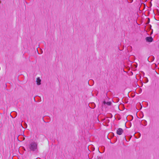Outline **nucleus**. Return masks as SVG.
Returning <instances> with one entry per match:
<instances>
[{
    "mask_svg": "<svg viewBox=\"0 0 159 159\" xmlns=\"http://www.w3.org/2000/svg\"><path fill=\"white\" fill-rule=\"evenodd\" d=\"M103 103L104 104H106L107 105L110 106L111 105V102H106L105 101H104L103 102Z\"/></svg>",
    "mask_w": 159,
    "mask_h": 159,
    "instance_id": "39448f33",
    "label": "nucleus"
},
{
    "mask_svg": "<svg viewBox=\"0 0 159 159\" xmlns=\"http://www.w3.org/2000/svg\"><path fill=\"white\" fill-rule=\"evenodd\" d=\"M151 57L152 58V61H153L154 60V57Z\"/></svg>",
    "mask_w": 159,
    "mask_h": 159,
    "instance_id": "0eeeda50",
    "label": "nucleus"
},
{
    "mask_svg": "<svg viewBox=\"0 0 159 159\" xmlns=\"http://www.w3.org/2000/svg\"><path fill=\"white\" fill-rule=\"evenodd\" d=\"M146 39L148 42H151L152 41L153 39L152 37H148L146 38Z\"/></svg>",
    "mask_w": 159,
    "mask_h": 159,
    "instance_id": "7ed1b4c3",
    "label": "nucleus"
},
{
    "mask_svg": "<svg viewBox=\"0 0 159 159\" xmlns=\"http://www.w3.org/2000/svg\"><path fill=\"white\" fill-rule=\"evenodd\" d=\"M141 92H142V90H140L139 91V92L137 93V92H136V93L137 94H138L141 93Z\"/></svg>",
    "mask_w": 159,
    "mask_h": 159,
    "instance_id": "423d86ee",
    "label": "nucleus"
},
{
    "mask_svg": "<svg viewBox=\"0 0 159 159\" xmlns=\"http://www.w3.org/2000/svg\"><path fill=\"white\" fill-rule=\"evenodd\" d=\"M41 80L39 77H38L37 78L36 83L38 85H39L41 84Z\"/></svg>",
    "mask_w": 159,
    "mask_h": 159,
    "instance_id": "20e7f679",
    "label": "nucleus"
},
{
    "mask_svg": "<svg viewBox=\"0 0 159 159\" xmlns=\"http://www.w3.org/2000/svg\"><path fill=\"white\" fill-rule=\"evenodd\" d=\"M146 79H147V80H146V81H147L146 82V83H147V82H148V79H147V78H146Z\"/></svg>",
    "mask_w": 159,
    "mask_h": 159,
    "instance_id": "6e6552de",
    "label": "nucleus"
},
{
    "mask_svg": "<svg viewBox=\"0 0 159 159\" xmlns=\"http://www.w3.org/2000/svg\"><path fill=\"white\" fill-rule=\"evenodd\" d=\"M37 144L35 142L33 141L29 145L28 148L30 151H34L37 148Z\"/></svg>",
    "mask_w": 159,
    "mask_h": 159,
    "instance_id": "f257e3e1",
    "label": "nucleus"
},
{
    "mask_svg": "<svg viewBox=\"0 0 159 159\" xmlns=\"http://www.w3.org/2000/svg\"><path fill=\"white\" fill-rule=\"evenodd\" d=\"M123 132V129L121 128H119L118 129L117 131V134L118 135H121Z\"/></svg>",
    "mask_w": 159,
    "mask_h": 159,
    "instance_id": "f03ea898",
    "label": "nucleus"
},
{
    "mask_svg": "<svg viewBox=\"0 0 159 159\" xmlns=\"http://www.w3.org/2000/svg\"><path fill=\"white\" fill-rule=\"evenodd\" d=\"M146 79H147V80H146V81H147L146 82V83H147V82H148V79H147V78H146Z\"/></svg>",
    "mask_w": 159,
    "mask_h": 159,
    "instance_id": "1a4fd4ad",
    "label": "nucleus"
}]
</instances>
